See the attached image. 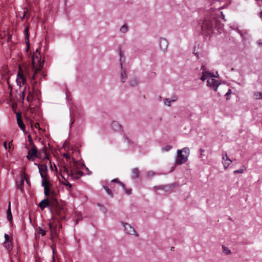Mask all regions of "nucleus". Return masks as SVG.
<instances>
[{"mask_svg":"<svg viewBox=\"0 0 262 262\" xmlns=\"http://www.w3.org/2000/svg\"><path fill=\"white\" fill-rule=\"evenodd\" d=\"M23 13V15L21 17V20H23L25 17H28L29 16L28 11L27 8L24 9Z\"/></svg>","mask_w":262,"mask_h":262,"instance_id":"nucleus-32","label":"nucleus"},{"mask_svg":"<svg viewBox=\"0 0 262 262\" xmlns=\"http://www.w3.org/2000/svg\"><path fill=\"white\" fill-rule=\"evenodd\" d=\"M71 120H70V122L71 124L72 125L74 123L75 120L73 118L72 114L71 113Z\"/></svg>","mask_w":262,"mask_h":262,"instance_id":"nucleus-41","label":"nucleus"},{"mask_svg":"<svg viewBox=\"0 0 262 262\" xmlns=\"http://www.w3.org/2000/svg\"><path fill=\"white\" fill-rule=\"evenodd\" d=\"M76 224H78V220H77L76 221Z\"/></svg>","mask_w":262,"mask_h":262,"instance_id":"nucleus-59","label":"nucleus"},{"mask_svg":"<svg viewBox=\"0 0 262 262\" xmlns=\"http://www.w3.org/2000/svg\"><path fill=\"white\" fill-rule=\"evenodd\" d=\"M28 30H29V28L27 27V28H26L25 30H24V32L26 34V43L28 45V46H29V35H28Z\"/></svg>","mask_w":262,"mask_h":262,"instance_id":"nucleus-25","label":"nucleus"},{"mask_svg":"<svg viewBox=\"0 0 262 262\" xmlns=\"http://www.w3.org/2000/svg\"><path fill=\"white\" fill-rule=\"evenodd\" d=\"M260 17L261 18H262V11H261L260 13Z\"/></svg>","mask_w":262,"mask_h":262,"instance_id":"nucleus-57","label":"nucleus"},{"mask_svg":"<svg viewBox=\"0 0 262 262\" xmlns=\"http://www.w3.org/2000/svg\"><path fill=\"white\" fill-rule=\"evenodd\" d=\"M39 234H41L42 236H45L46 235V231L42 229L41 228L39 227Z\"/></svg>","mask_w":262,"mask_h":262,"instance_id":"nucleus-37","label":"nucleus"},{"mask_svg":"<svg viewBox=\"0 0 262 262\" xmlns=\"http://www.w3.org/2000/svg\"><path fill=\"white\" fill-rule=\"evenodd\" d=\"M223 164L224 165L225 169H226L229 166V163L228 162V161L229 160V158L228 156L227 153L223 154Z\"/></svg>","mask_w":262,"mask_h":262,"instance_id":"nucleus-12","label":"nucleus"},{"mask_svg":"<svg viewBox=\"0 0 262 262\" xmlns=\"http://www.w3.org/2000/svg\"><path fill=\"white\" fill-rule=\"evenodd\" d=\"M103 188L104 189V190L106 191V193L111 195V196H113V193L112 192V191L109 189V188L107 186H103Z\"/></svg>","mask_w":262,"mask_h":262,"instance_id":"nucleus-33","label":"nucleus"},{"mask_svg":"<svg viewBox=\"0 0 262 262\" xmlns=\"http://www.w3.org/2000/svg\"><path fill=\"white\" fill-rule=\"evenodd\" d=\"M122 62H120V68L121 69V80L122 82H124L127 78V75L126 74V72L124 69H123L122 67Z\"/></svg>","mask_w":262,"mask_h":262,"instance_id":"nucleus-14","label":"nucleus"},{"mask_svg":"<svg viewBox=\"0 0 262 262\" xmlns=\"http://www.w3.org/2000/svg\"><path fill=\"white\" fill-rule=\"evenodd\" d=\"M41 185L44 188L45 187H49L50 185V183L49 181V179H42Z\"/></svg>","mask_w":262,"mask_h":262,"instance_id":"nucleus-19","label":"nucleus"},{"mask_svg":"<svg viewBox=\"0 0 262 262\" xmlns=\"http://www.w3.org/2000/svg\"><path fill=\"white\" fill-rule=\"evenodd\" d=\"M67 178V176H66V178ZM65 180L64 182H63V184L66 186H69L70 188L72 187V185L66 179H64Z\"/></svg>","mask_w":262,"mask_h":262,"instance_id":"nucleus-38","label":"nucleus"},{"mask_svg":"<svg viewBox=\"0 0 262 262\" xmlns=\"http://www.w3.org/2000/svg\"><path fill=\"white\" fill-rule=\"evenodd\" d=\"M12 143H13V141H10L9 143V147H8L9 148H10V146H11V145H12Z\"/></svg>","mask_w":262,"mask_h":262,"instance_id":"nucleus-53","label":"nucleus"},{"mask_svg":"<svg viewBox=\"0 0 262 262\" xmlns=\"http://www.w3.org/2000/svg\"><path fill=\"white\" fill-rule=\"evenodd\" d=\"M21 95H22L21 96L22 99H23V100H24V97H25V90H24L21 92Z\"/></svg>","mask_w":262,"mask_h":262,"instance_id":"nucleus-44","label":"nucleus"},{"mask_svg":"<svg viewBox=\"0 0 262 262\" xmlns=\"http://www.w3.org/2000/svg\"><path fill=\"white\" fill-rule=\"evenodd\" d=\"M112 128L116 131H120L121 130V125L117 122L114 121L112 123Z\"/></svg>","mask_w":262,"mask_h":262,"instance_id":"nucleus-15","label":"nucleus"},{"mask_svg":"<svg viewBox=\"0 0 262 262\" xmlns=\"http://www.w3.org/2000/svg\"><path fill=\"white\" fill-rule=\"evenodd\" d=\"M24 181L23 179H21L20 181L17 182V186L18 188L21 189L24 186Z\"/></svg>","mask_w":262,"mask_h":262,"instance_id":"nucleus-27","label":"nucleus"},{"mask_svg":"<svg viewBox=\"0 0 262 262\" xmlns=\"http://www.w3.org/2000/svg\"><path fill=\"white\" fill-rule=\"evenodd\" d=\"M16 119H17V120L21 119V116L20 113L18 112V113H16Z\"/></svg>","mask_w":262,"mask_h":262,"instance_id":"nucleus-39","label":"nucleus"},{"mask_svg":"<svg viewBox=\"0 0 262 262\" xmlns=\"http://www.w3.org/2000/svg\"><path fill=\"white\" fill-rule=\"evenodd\" d=\"M132 178H138L139 176V170L138 168H135L132 169Z\"/></svg>","mask_w":262,"mask_h":262,"instance_id":"nucleus-17","label":"nucleus"},{"mask_svg":"<svg viewBox=\"0 0 262 262\" xmlns=\"http://www.w3.org/2000/svg\"><path fill=\"white\" fill-rule=\"evenodd\" d=\"M5 247L9 251H11L12 249V242L5 243Z\"/></svg>","mask_w":262,"mask_h":262,"instance_id":"nucleus-30","label":"nucleus"},{"mask_svg":"<svg viewBox=\"0 0 262 262\" xmlns=\"http://www.w3.org/2000/svg\"><path fill=\"white\" fill-rule=\"evenodd\" d=\"M125 140L129 144H132L133 143V142L128 137H125Z\"/></svg>","mask_w":262,"mask_h":262,"instance_id":"nucleus-40","label":"nucleus"},{"mask_svg":"<svg viewBox=\"0 0 262 262\" xmlns=\"http://www.w3.org/2000/svg\"><path fill=\"white\" fill-rule=\"evenodd\" d=\"M222 15L223 17L224 18V15L222 13Z\"/></svg>","mask_w":262,"mask_h":262,"instance_id":"nucleus-60","label":"nucleus"},{"mask_svg":"<svg viewBox=\"0 0 262 262\" xmlns=\"http://www.w3.org/2000/svg\"><path fill=\"white\" fill-rule=\"evenodd\" d=\"M125 192L126 194H131L132 190L131 189L125 190Z\"/></svg>","mask_w":262,"mask_h":262,"instance_id":"nucleus-46","label":"nucleus"},{"mask_svg":"<svg viewBox=\"0 0 262 262\" xmlns=\"http://www.w3.org/2000/svg\"><path fill=\"white\" fill-rule=\"evenodd\" d=\"M246 168V167L244 165H243L238 170H235L233 171V173L234 174L236 173H243L245 170Z\"/></svg>","mask_w":262,"mask_h":262,"instance_id":"nucleus-21","label":"nucleus"},{"mask_svg":"<svg viewBox=\"0 0 262 262\" xmlns=\"http://www.w3.org/2000/svg\"><path fill=\"white\" fill-rule=\"evenodd\" d=\"M174 99H172V100H170L169 99H167V98H166L164 101V103L165 105H167L168 106H170V103L171 102H174L177 100V96H174L173 97Z\"/></svg>","mask_w":262,"mask_h":262,"instance_id":"nucleus-18","label":"nucleus"},{"mask_svg":"<svg viewBox=\"0 0 262 262\" xmlns=\"http://www.w3.org/2000/svg\"><path fill=\"white\" fill-rule=\"evenodd\" d=\"M215 27L217 29L218 32L219 33H222V32L224 31L223 26H222L221 24H216Z\"/></svg>","mask_w":262,"mask_h":262,"instance_id":"nucleus-24","label":"nucleus"},{"mask_svg":"<svg viewBox=\"0 0 262 262\" xmlns=\"http://www.w3.org/2000/svg\"><path fill=\"white\" fill-rule=\"evenodd\" d=\"M124 231L126 234L130 235H135L136 236H138V234L136 233L135 229L130 226V225L127 223H123Z\"/></svg>","mask_w":262,"mask_h":262,"instance_id":"nucleus-8","label":"nucleus"},{"mask_svg":"<svg viewBox=\"0 0 262 262\" xmlns=\"http://www.w3.org/2000/svg\"><path fill=\"white\" fill-rule=\"evenodd\" d=\"M3 145H4V147H5V149H7L8 147H7V144L6 142H5L3 143Z\"/></svg>","mask_w":262,"mask_h":262,"instance_id":"nucleus-49","label":"nucleus"},{"mask_svg":"<svg viewBox=\"0 0 262 262\" xmlns=\"http://www.w3.org/2000/svg\"><path fill=\"white\" fill-rule=\"evenodd\" d=\"M83 174V172L81 171H76L74 167H70L69 170L66 166H63L60 168V176L63 179L71 177L72 179H78Z\"/></svg>","mask_w":262,"mask_h":262,"instance_id":"nucleus-3","label":"nucleus"},{"mask_svg":"<svg viewBox=\"0 0 262 262\" xmlns=\"http://www.w3.org/2000/svg\"><path fill=\"white\" fill-rule=\"evenodd\" d=\"M155 174V173L152 171H148L147 172V176L148 177H150L151 176H153Z\"/></svg>","mask_w":262,"mask_h":262,"instance_id":"nucleus-42","label":"nucleus"},{"mask_svg":"<svg viewBox=\"0 0 262 262\" xmlns=\"http://www.w3.org/2000/svg\"><path fill=\"white\" fill-rule=\"evenodd\" d=\"M28 138H29V139H30V141L31 142L32 144V145H33V144H34L33 143V142H32V139H31V136H30V135H29V136H28Z\"/></svg>","mask_w":262,"mask_h":262,"instance_id":"nucleus-52","label":"nucleus"},{"mask_svg":"<svg viewBox=\"0 0 262 262\" xmlns=\"http://www.w3.org/2000/svg\"><path fill=\"white\" fill-rule=\"evenodd\" d=\"M49 227L50 229L52 228V225L51 224H49Z\"/></svg>","mask_w":262,"mask_h":262,"instance_id":"nucleus-58","label":"nucleus"},{"mask_svg":"<svg viewBox=\"0 0 262 262\" xmlns=\"http://www.w3.org/2000/svg\"><path fill=\"white\" fill-rule=\"evenodd\" d=\"M24 179H25V181H26L27 183L29 185H30V181H29V177H28V174L27 173H25L24 174Z\"/></svg>","mask_w":262,"mask_h":262,"instance_id":"nucleus-36","label":"nucleus"},{"mask_svg":"<svg viewBox=\"0 0 262 262\" xmlns=\"http://www.w3.org/2000/svg\"><path fill=\"white\" fill-rule=\"evenodd\" d=\"M213 29V24L208 19L205 20L202 25L203 32L206 35H210Z\"/></svg>","mask_w":262,"mask_h":262,"instance_id":"nucleus-5","label":"nucleus"},{"mask_svg":"<svg viewBox=\"0 0 262 262\" xmlns=\"http://www.w3.org/2000/svg\"><path fill=\"white\" fill-rule=\"evenodd\" d=\"M34 126L36 128H39V124L38 123H36L34 124Z\"/></svg>","mask_w":262,"mask_h":262,"instance_id":"nucleus-47","label":"nucleus"},{"mask_svg":"<svg viewBox=\"0 0 262 262\" xmlns=\"http://www.w3.org/2000/svg\"><path fill=\"white\" fill-rule=\"evenodd\" d=\"M38 154H39V153L38 152L35 145L33 144L31 149L28 150L27 158L30 161H33L36 158L38 157Z\"/></svg>","mask_w":262,"mask_h":262,"instance_id":"nucleus-7","label":"nucleus"},{"mask_svg":"<svg viewBox=\"0 0 262 262\" xmlns=\"http://www.w3.org/2000/svg\"><path fill=\"white\" fill-rule=\"evenodd\" d=\"M51 192L49 187H45L44 194L46 196H49Z\"/></svg>","mask_w":262,"mask_h":262,"instance_id":"nucleus-29","label":"nucleus"},{"mask_svg":"<svg viewBox=\"0 0 262 262\" xmlns=\"http://www.w3.org/2000/svg\"><path fill=\"white\" fill-rule=\"evenodd\" d=\"M35 165L38 166L39 172L41 178L46 179H49V176L48 174V167L47 165L37 163H35Z\"/></svg>","mask_w":262,"mask_h":262,"instance_id":"nucleus-6","label":"nucleus"},{"mask_svg":"<svg viewBox=\"0 0 262 262\" xmlns=\"http://www.w3.org/2000/svg\"><path fill=\"white\" fill-rule=\"evenodd\" d=\"M200 151L201 152V156H203V154L204 152V150L203 149H200Z\"/></svg>","mask_w":262,"mask_h":262,"instance_id":"nucleus-51","label":"nucleus"},{"mask_svg":"<svg viewBox=\"0 0 262 262\" xmlns=\"http://www.w3.org/2000/svg\"><path fill=\"white\" fill-rule=\"evenodd\" d=\"M201 70H202V75L201 80L204 81L208 79L207 86L212 90L216 91L220 83L217 80L213 79V77H217L219 76L217 73L216 72V75H214L211 72L207 71L204 66L201 67Z\"/></svg>","mask_w":262,"mask_h":262,"instance_id":"nucleus-2","label":"nucleus"},{"mask_svg":"<svg viewBox=\"0 0 262 262\" xmlns=\"http://www.w3.org/2000/svg\"><path fill=\"white\" fill-rule=\"evenodd\" d=\"M190 150L188 147H184L182 149H179L177 151L176 158V163L178 165H181L185 163L188 160Z\"/></svg>","mask_w":262,"mask_h":262,"instance_id":"nucleus-4","label":"nucleus"},{"mask_svg":"<svg viewBox=\"0 0 262 262\" xmlns=\"http://www.w3.org/2000/svg\"><path fill=\"white\" fill-rule=\"evenodd\" d=\"M16 82L19 86H21L22 84H24V83L26 82L25 77L23 73V71L20 69H19V71L17 74Z\"/></svg>","mask_w":262,"mask_h":262,"instance_id":"nucleus-9","label":"nucleus"},{"mask_svg":"<svg viewBox=\"0 0 262 262\" xmlns=\"http://www.w3.org/2000/svg\"><path fill=\"white\" fill-rule=\"evenodd\" d=\"M54 253H55L54 249H53V256H52L53 262H55V258H54Z\"/></svg>","mask_w":262,"mask_h":262,"instance_id":"nucleus-45","label":"nucleus"},{"mask_svg":"<svg viewBox=\"0 0 262 262\" xmlns=\"http://www.w3.org/2000/svg\"><path fill=\"white\" fill-rule=\"evenodd\" d=\"M7 220L9 221H11L12 220V213H11V211L10 202H9V206H8V208L7 209Z\"/></svg>","mask_w":262,"mask_h":262,"instance_id":"nucleus-16","label":"nucleus"},{"mask_svg":"<svg viewBox=\"0 0 262 262\" xmlns=\"http://www.w3.org/2000/svg\"><path fill=\"white\" fill-rule=\"evenodd\" d=\"M63 156L64 157H68V155L67 154H64Z\"/></svg>","mask_w":262,"mask_h":262,"instance_id":"nucleus-56","label":"nucleus"},{"mask_svg":"<svg viewBox=\"0 0 262 262\" xmlns=\"http://www.w3.org/2000/svg\"><path fill=\"white\" fill-rule=\"evenodd\" d=\"M120 32L125 33L128 31V27L126 25H123L120 29Z\"/></svg>","mask_w":262,"mask_h":262,"instance_id":"nucleus-26","label":"nucleus"},{"mask_svg":"<svg viewBox=\"0 0 262 262\" xmlns=\"http://www.w3.org/2000/svg\"><path fill=\"white\" fill-rule=\"evenodd\" d=\"M168 41L164 38H161L159 40V47L163 52H165L168 48Z\"/></svg>","mask_w":262,"mask_h":262,"instance_id":"nucleus-10","label":"nucleus"},{"mask_svg":"<svg viewBox=\"0 0 262 262\" xmlns=\"http://www.w3.org/2000/svg\"><path fill=\"white\" fill-rule=\"evenodd\" d=\"M225 96H227V99H228V96H229V89L228 91L226 93Z\"/></svg>","mask_w":262,"mask_h":262,"instance_id":"nucleus-48","label":"nucleus"},{"mask_svg":"<svg viewBox=\"0 0 262 262\" xmlns=\"http://www.w3.org/2000/svg\"><path fill=\"white\" fill-rule=\"evenodd\" d=\"M44 64V61L41 60L39 49H36L32 56V70L34 73L31 77V80H35L38 77L39 74L45 78L46 75L41 70Z\"/></svg>","mask_w":262,"mask_h":262,"instance_id":"nucleus-1","label":"nucleus"},{"mask_svg":"<svg viewBox=\"0 0 262 262\" xmlns=\"http://www.w3.org/2000/svg\"><path fill=\"white\" fill-rule=\"evenodd\" d=\"M49 206V201L48 199H43L39 203V207L41 209V210H43L46 207Z\"/></svg>","mask_w":262,"mask_h":262,"instance_id":"nucleus-13","label":"nucleus"},{"mask_svg":"<svg viewBox=\"0 0 262 262\" xmlns=\"http://www.w3.org/2000/svg\"><path fill=\"white\" fill-rule=\"evenodd\" d=\"M172 147V146L171 145H166L162 148V150L163 151H168L170 150Z\"/></svg>","mask_w":262,"mask_h":262,"instance_id":"nucleus-34","label":"nucleus"},{"mask_svg":"<svg viewBox=\"0 0 262 262\" xmlns=\"http://www.w3.org/2000/svg\"><path fill=\"white\" fill-rule=\"evenodd\" d=\"M51 193L53 194V195H54L55 192V191L54 190H52L51 191Z\"/></svg>","mask_w":262,"mask_h":262,"instance_id":"nucleus-55","label":"nucleus"},{"mask_svg":"<svg viewBox=\"0 0 262 262\" xmlns=\"http://www.w3.org/2000/svg\"><path fill=\"white\" fill-rule=\"evenodd\" d=\"M222 248L223 249V253L225 254L228 255V254H229V249L227 247H226L225 246L223 245L222 246Z\"/></svg>","mask_w":262,"mask_h":262,"instance_id":"nucleus-35","label":"nucleus"},{"mask_svg":"<svg viewBox=\"0 0 262 262\" xmlns=\"http://www.w3.org/2000/svg\"><path fill=\"white\" fill-rule=\"evenodd\" d=\"M253 97L256 100H262V93L260 92H255L253 94Z\"/></svg>","mask_w":262,"mask_h":262,"instance_id":"nucleus-20","label":"nucleus"},{"mask_svg":"<svg viewBox=\"0 0 262 262\" xmlns=\"http://www.w3.org/2000/svg\"><path fill=\"white\" fill-rule=\"evenodd\" d=\"M4 238H5L4 243L12 242V238L11 236L8 234H5Z\"/></svg>","mask_w":262,"mask_h":262,"instance_id":"nucleus-22","label":"nucleus"},{"mask_svg":"<svg viewBox=\"0 0 262 262\" xmlns=\"http://www.w3.org/2000/svg\"><path fill=\"white\" fill-rule=\"evenodd\" d=\"M174 249V247L171 248V250H173Z\"/></svg>","mask_w":262,"mask_h":262,"instance_id":"nucleus-61","label":"nucleus"},{"mask_svg":"<svg viewBox=\"0 0 262 262\" xmlns=\"http://www.w3.org/2000/svg\"><path fill=\"white\" fill-rule=\"evenodd\" d=\"M112 182L118 183V184H119L120 185V186L122 187V188L123 189H125V185L122 183L120 182L118 179H115L112 180Z\"/></svg>","mask_w":262,"mask_h":262,"instance_id":"nucleus-31","label":"nucleus"},{"mask_svg":"<svg viewBox=\"0 0 262 262\" xmlns=\"http://www.w3.org/2000/svg\"><path fill=\"white\" fill-rule=\"evenodd\" d=\"M17 122L18 125L19 126L21 130H24L25 129V125L24 123H23L22 119L17 120Z\"/></svg>","mask_w":262,"mask_h":262,"instance_id":"nucleus-23","label":"nucleus"},{"mask_svg":"<svg viewBox=\"0 0 262 262\" xmlns=\"http://www.w3.org/2000/svg\"><path fill=\"white\" fill-rule=\"evenodd\" d=\"M31 94V92H29V95L27 97V101H29V95Z\"/></svg>","mask_w":262,"mask_h":262,"instance_id":"nucleus-54","label":"nucleus"},{"mask_svg":"<svg viewBox=\"0 0 262 262\" xmlns=\"http://www.w3.org/2000/svg\"><path fill=\"white\" fill-rule=\"evenodd\" d=\"M130 84L131 86H135L138 84V81L136 78H133L130 81Z\"/></svg>","mask_w":262,"mask_h":262,"instance_id":"nucleus-28","label":"nucleus"},{"mask_svg":"<svg viewBox=\"0 0 262 262\" xmlns=\"http://www.w3.org/2000/svg\"><path fill=\"white\" fill-rule=\"evenodd\" d=\"M119 50H120L119 51V55H120V61L121 62V58L123 56V55L122 52L121 50V49H120Z\"/></svg>","mask_w":262,"mask_h":262,"instance_id":"nucleus-43","label":"nucleus"},{"mask_svg":"<svg viewBox=\"0 0 262 262\" xmlns=\"http://www.w3.org/2000/svg\"><path fill=\"white\" fill-rule=\"evenodd\" d=\"M11 38H12V35H9L8 36V41H10L11 40Z\"/></svg>","mask_w":262,"mask_h":262,"instance_id":"nucleus-50","label":"nucleus"},{"mask_svg":"<svg viewBox=\"0 0 262 262\" xmlns=\"http://www.w3.org/2000/svg\"><path fill=\"white\" fill-rule=\"evenodd\" d=\"M176 186H177V184L173 183V184H171L170 185L158 186V187H156V188H157L158 189H163V190H165V191H170Z\"/></svg>","mask_w":262,"mask_h":262,"instance_id":"nucleus-11","label":"nucleus"}]
</instances>
